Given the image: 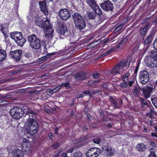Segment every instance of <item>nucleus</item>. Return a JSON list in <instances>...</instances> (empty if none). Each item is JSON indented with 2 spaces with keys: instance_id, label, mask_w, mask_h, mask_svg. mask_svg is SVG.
Segmentation results:
<instances>
[{
  "instance_id": "obj_1",
  "label": "nucleus",
  "mask_w": 157,
  "mask_h": 157,
  "mask_svg": "<svg viewBox=\"0 0 157 157\" xmlns=\"http://www.w3.org/2000/svg\"><path fill=\"white\" fill-rule=\"evenodd\" d=\"M36 113L33 111L27 112L24 117V119L26 121L25 126L28 133L31 135H35L39 130L38 123L35 119Z\"/></svg>"
},
{
  "instance_id": "obj_2",
  "label": "nucleus",
  "mask_w": 157,
  "mask_h": 157,
  "mask_svg": "<svg viewBox=\"0 0 157 157\" xmlns=\"http://www.w3.org/2000/svg\"><path fill=\"white\" fill-rule=\"evenodd\" d=\"M127 66L125 59H123L117 64L109 72H108V75L111 77L117 74H121L124 70L125 67Z\"/></svg>"
},
{
  "instance_id": "obj_3",
  "label": "nucleus",
  "mask_w": 157,
  "mask_h": 157,
  "mask_svg": "<svg viewBox=\"0 0 157 157\" xmlns=\"http://www.w3.org/2000/svg\"><path fill=\"white\" fill-rule=\"evenodd\" d=\"M72 17L76 26L78 29L81 30L85 28V21L81 14L76 12L72 15Z\"/></svg>"
},
{
  "instance_id": "obj_4",
  "label": "nucleus",
  "mask_w": 157,
  "mask_h": 157,
  "mask_svg": "<svg viewBox=\"0 0 157 157\" xmlns=\"http://www.w3.org/2000/svg\"><path fill=\"white\" fill-rule=\"evenodd\" d=\"M44 30L46 36L52 38L53 29L48 20L46 19L42 22L41 27Z\"/></svg>"
},
{
  "instance_id": "obj_5",
  "label": "nucleus",
  "mask_w": 157,
  "mask_h": 157,
  "mask_svg": "<svg viewBox=\"0 0 157 157\" xmlns=\"http://www.w3.org/2000/svg\"><path fill=\"white\" fill-rule=\"evenodd\" d=\"M28 39L30 43V45L32 48L37 49L40 48V40L34 34L29 36Z\"/></svg>"
},
{
  "instance_id": "obj_6",
  "label": "nucleus",
  "mask_w": 157,
  "mask_h": 157,
  "mask_svg": "<svg viewBox=\"0 0 157 157\" xmlns=\"http://www.w3.org/2000/svg\"><path fill=\"white\" fill-rule=\"evenodd\" d=\"M25 112L19 107H14L10 110V113L14 119H18L23 117Z\"/></svg>"
},
{
  "instance_id": "obj_7",
  "label": "nucleus",
  "mask_w": 157,
  "mask_h": 157,
  "mask_svg": "<svg viewBox=\"0 0 157 157\" xmlns=\"http://www.w3.org/2000/svg\"><path fill=\"white\" fill-rule=\"evenodd\" d=\"M155 87L154 85L153 86L151 85L150 86H146L142 88V94L141 95L146 99L149 98L151 96V93L154 91Z\"/></svg>"
},
{
  "instance_id": "obj_8",
  "label": "nucleus",
  "mask_w": 157,
  "mask_h": 157,
  "mask_svg": "<svg viewBox=\"0 0 157 157\" xmlns=\"http://www.w3.org/2000/svg\"><path fill=\"white\" fill-rule=\"evenodd\" d=\"M56 26V31L59 34L63 35L66 34L67 35L68 33L67 29L65 25H64L63 22H58Z\"/></svg>"
},
{
  "instance_id": "obj_9",
  "label": "nucleus",
  "mask_w": 157,
  "mask_h": 157,
  "mask_svg": "<svg viewBox=\"0 0 157 157\" xmlns=\"http://www.w3.org/2000/svg\"><path fill=\"white\" fill-rule=\"evenodd\" d=\"M100 153V150L97 147H91L86 153V157H98Z\"/></svg>"
},
{
  "instance_id": "obj_10",
  "label": "nucleus",
  "mask_w": 157,
  "mask_h": 157,
  "mask_svg": "<svg viewBox=\"0 0 157 157\" xmlns=\"http://www.w3.org/2000/svg\"><path fill=\"white\" fill-rule=\"evenodd\" d=\"M59 15L61 19L66 21L71 17V14L67 9H61L59 11Z\"/></svg>"
},
{
  "instance_id": "obj_11",
  "label": "nucleus",
  "mask_w": 157,
  "mask_h": 157,
  "mask_svg": "<svg viewBox=\"0 0 157 157\" xmlns=\"http://www.w3.org/2000/svg\"><path fill=\"white\" fill-rule=\"evenodd\" d=\"M144 61L148 67H155L157 66V60L154 58H151V57L146 56Z\"/></svg>"
},
{
  "instance_id": "obj_12",
  "label": "nucleus",
  "mask_w": 157,
  "mask_h": 157,
  "mask_svg": "<svg viewBox=\"0 0 157 157\" xmlns=\"http://www.w3.org/2000/svg\"><path fill=\"white\" fill-rule=\"evenodd\" d=\"M70 82L68 81H66L65 82H63L61 84L58 86L54 89L51 90L50 92L52 93L56 92L59 91L63 86L65 87L66 88H70L71 87V86H70Z\"/></svg>"
},
{
  "instance_id": "obj_13",
  "label": "nucleus",
  "mask_w": 157,
  "mask_h": 157,
  "mask_svg": "<svg viewBox=\"0 0 157 157\" xmlns=\"http://www.w3.org/2000/svg\"><path fill=\"white\" fill-rule=\"evenodd\" d=\"M101 8L106 11L112 10L113 8V4L109 1H105L101 4Z\"/></svg>"
},
{
  "instance_id": "obj_14",
  "label": "nucleus",
  "mask_w": 157,
  "mask_h": 157,
  "mask_svg": "<svg viewBox=\"0 0 157 157\" xmlns=\"http://www.w3.org/2000/svg\"><path fill=\"white\" fill-rule=\"evenodd\" d=\"M22 51L20 50H17L13 51H11L10 52V55L12 57L15 59L16 61H17L20 59L22 54Z\"/></svg>"
},
{
  "instance_id": "obj_15",
  "label": "nucleus",
  "mask_w": 157,
  "mask_h": 157,
  "mask_svg": "<svg viewBox=\"0 0 157 157\" xmlns=\"http://www.w3.org/2000/svg\"><path fill=\"white\" fill-rule=\"evenodd\" d=\"M109 101L116 107H118L122 103V101H119L118 99L114 98L112 96H109Z\"/></svg>"
},
{
  "instance_id": "obj_16",
  "label": "nucleus",
  "mask_w": 157,
  "mask_h": 157,
  "mask_svg": "<svg viewBox=\"0 0 157 157\" xmlns=\"http://www.w3.org/2000/svg\"><path fill=\"white\" fill-rule=\"evenodd\" d=\"M29 143V140H27L26 138H24L22 139V143L21 147L22 149L25 151H27L29 148L28 147V144Z\"/></svg>"
},
{
  "instance_id": "obj_17",
  "label": "nucleus",
  "mask_w": 157,
  "mask_h": 157,
  "mask_svg": "<svg viewBox=\"0 0 157 157\" xmlns=\"http://www.w3.org/2000/svg\"><path fill=\"white\" fill-rule=\"evenodd\" d=\"M12 157H24L23 152L21 150L17 149L12 152Z\"/></svg>"
},
{
  "instance_id": "obj_18",
  "label": "nucleus",
  "mask_w": 157,
  "mask_h": 157,
  "mask_svg": "<svg viewBox=\"0 0 157 157\" xmlns=\"http://www.w3.org/2000/svg\"><path fill=\"white\" fill-rule=\"evenodd\" d=\"M105 153L107 156H112L115 154V149L111 147H107L105 150Z\"/></svg>"
},
{
  "instance_id": "obj_19",
  "label": "nucleus",
  "mask_w": 157,
  "mask_h": 157,
  "mask_svg": "<svg viewBox=\"0 0 157 157\" xmlns=\"http://www.w3.org/2000/svg\"><path fill=\"white\" fill-rule=\"evenodd\" d=\"M21 32H14L10 33V36L13 39L16 41L22 35Z\"/></svg>"
},
{
  "instance_id": "obj_20",
  "label": "nucleus",
  "mask_w": 157,
  "mask_h": 157,
  "mask_svg": "<svg viewBox=\"0 0 157 157\" xmlns=\"http://www.w3.org/2000/svg\"><path fill=\"white\" fill-rule=\"evenodd\" d=\"M39 6L41 11H42L45 15H47L48 13V12L47 9L46 1H44L40 2Z\"/></svg>"
},
{
  "instance_id": "obj_21",
  "label": "nucleus",
  "mask_w": 157,
  "mask_h": 157,
  "mask_svg": "<svg viewBox=\"0 0 157 157\" xmlns=\"http://www.w3.org/2000/svg\"><path fill=\"white\" fill-rule=\"evenodd\" d=\"M128 38L127 37H126L122 40H121L120 41H118V43H117L118 45L116 47V48L122 49L125 43L128 41Z\"/></svg>"
},
{
  "instance_id": "obj_22",
  "label": "nucleus",
  "mask_w": 157,
  "mask_h": 157,
  "mask_svg": "<svg viewBox=\"0 0 157 157\" xmlns=\"http://www.w3.org/2000/svg\"><path fill=\"white\" fill-rule=\"evenodd\" d=\"M136 149L140 152L144 151L146 149V145L143 143H139L136 146Z\"/></svg>"
},
{
  "instance_id": "obj_23",
  "label": "nucleus",
  "mask_w": 157,
  "mask_h": 157,
  "mask_svg": "<svg viewBox=\"0 0 157 157\" xmlns=\"http://www.w3.org/2000/svg\"><path fill=\"white\" fill-rule=\"evenodd\" d=\"M26 41L25 39L23 37L22 34L21 36L15 41L18 45L22 46L24 44Z\"/></svg>"
},
{
  "instance_id": "obj_24",
  "label": "nucleus",
  "mask_w": 157,
  "mask_h": 157,
  "mask_svg": "<svg viewBox=\"0 0 157 157\" xmlns=\"http://www.w3.org/2000/svg\"><path fill=\"white\" fill-rule=\"evenodd\" d=\"M142 89L141 87L138 88L137 87H135L133 89L134 95L136 97H138L140 94H141L140 91H142Z\"/></svg>"
},
{
  "instance_id": "obj_25",
  "label": "nucleus",
  "mask_w": 157,
  "mask_h": 157,
  "mask_svg": "<svg viewBox=\"0 0 157 157\" xmlns=\"http://www.w3.org/2000/svg\"><path fill=\"white\" fill-rule=\"evenodd\" d=\"M75 78H85L89 77L87 76L86 73L84 72H80L77 73L75 75Z\"/></svg>"
},
{
  "instance_id": "obj_26",
  "label": "nucleus",
  "mask_w": 157,
  "mask_h": 157,
  "mask_svg": "<svg viewBox=\"0 0 157 157\" xmlns=\"http://www.w3.org/2000/svg\"><path fill=\"white\" fill-rule=\"evenodd\" d=\"M140 78H146L149 77L148 72L146 71H141L140 74Z\"/></svg>"
},
{
  "instance_id": "obj_27",
  "label": "nucleus",
  "mask_w": 157,
  "mask_h": 157,
  "mask_svg": "<svg viewBox=\"0 0 157 157\" xmlns=\"http://www.w3.org/2000/svg\"><path fill=\"white\" fill-rule=\"evenodd\" d=\"M86 2L87 4L91 7L92 9L95 7V6L97 5L94 0H86Z\"/></svg>"
},
{
  "instance_id": "obj_28",
  "label": "nucleus",
  "mask_w": 157,
  "mask_h": 157,
  "mask_svg": "<svg viewBox=\"0 0 157 157\" xmlns=\"http://www.w3.org/2000/svg\"><path fill=\"white\" fill-rule=\"evenodd\" d=\"M93 10H94L95 13L98 14V15H100L102 14V11L99 8V7L97 5L95 7L92 8Z\"/></svg>"
},
{
  "instance_id": "obj_29",
  "label": "nucleus",
  "mask_w": 157,
  "mask_h": 157,
  "mask_svg": "<svg viewBox=\"0 0 157 157\" xmlns=\"http://www.w3.org/2000/svg\"><path fill=\"white\" fill-rule=\"evenodd\" d=\"M6 57V52L3 50L0 49V61L5 59Z\"/></svg>"
},
{
  "instance_id": "obj_30",
  "label": "nucleus",
  "mask_w": 157,
  "mask_h": 157,
  "mask_svg": "<svg viewBox=\"0 0 157 157\" xmlns=\"http://www.w3.org/2000/svg\"><path fill=\"white\" fill-rule=\"evenodd\" d=\"M100 79H98V80L97 81L90 79L89 81L88 84L90 86H94L95 84L100 82Z\"/></svg>"
},
{
  "instance_id": "obj_31",
  "label": "nucleus",
  "mask_w": 157,
  "mask_h": 157,
  "mask_svg": "<svg viewBox=\"0 0 157 157\" xmlns=\"http://www.w3.org/2000/svg\"><path fill=\"white\" fill-rule=\"evenodd\" d=\"M149 151H150V153L148 155V157H156V156L155 153L156 150L155 149L150 148Z\"/></svg>"
},
{
  "instance_id": "obj_32",
  "label": "nucleus",
  "mask_w": 157,
  "mask_h": 157,
  "mask_svg": "<svg viewBox=\"0 0 157 157\" xmlns=\"http://www.w3.org/2000/svg\"><path fill=\"white\" fill-rule=\"evenodd\" d=\"M116 48H117L115 46L113 47L108 50L107 51L105 52L103 54H101V57H103L110 54L112 51H114Z\"/></svg>"
},
{
  "instance_id": "obj_33",
  "label": "nucleus",
  "mask_w": 157,
  "mask_h": 157,
  "mask_svg": "<svg viewBox=\"0 0 157 157\" xmlns=\"http://www.w3.org/2000/svg\"><path fill=\"white\" fill-rule=\"evenodd\" d=\"M140 101L141 105V107H145L148 106V104L145 100L143 98L140 97Z\"/></svg>"
},
{
  "instance_id": "obj_34",
  "label": "nucleus",
  "mask_w": 157,
  "mask_h": 157,
  "mask_svg": "<svg viewBox=\"0 0 157 157\" xmlns=\"http://www.w3.org/2000/svg\"><path fill=\"white\" fill-rule=\"evenodd\" d=\"M55 54V52H52V53H49V54H47V55L41 57L40 58V59L42 60V62H44L46 60H47L48 57L50 56L53 55Z\"/></svg>"
},
{
  "instance_id": "obj_35",
  "label": "nucleus",
  "mask_w": 157,
  "mask_h": 157,
  "mask_svg": "<svg viewBox=\"0 0 157 157\" xmlns=\"http://www.w3.org/2000/svg\"><path fill=\"white\" fill-rule=\"evenodd\" d=\"M87 15L90 19H94L96 17V14L94 12H91L88 13Z\"/></svg>"
},
{
  "instance_id": "obj_36",
  "label": "nucleus",
  "mask_w": 157,
  "mask_h": 157,
  "mask_svg": "<svg viewBox=\"0 0 157 157\" xmlns=\"http://www.w3.org/2000/svg\"><path fill=\"white\" fill-rule=\"evenodd\" d=\"M151 101L153 105L157 108V97L152 96L151 98Z\"/></svg>"
},
{
  "instance_id": "obj_37",
  "label": "nucleus",
  "mask_w": 157,
  "mask_h": 157,
  "mask_svg": "<svg viewBox=\"0 0 157 157\" xmlns=\"http://www.w3.org/2000/svg\"><path fill=\"white\" fill-rule=\"evenodd\" d=\"M152 40V37L151 36H149L147 37L145 40L144 44H147L151 43Z\"/></svg>"
},
{
  "instance_id": "obj_38",
  "label": "nucleus",
  "mask_w": 157,
  "mask_h": 157,
  "mask_svg": "<svg viewBox=\"0 0 157 157\" xmlns=\"http://www.w3.org/2000/svg\"><path fill=\"white\" fill-rule=\"evenodd\" d=\"M82 154L80 151L77 150L74 152L73 157H82Z\"/></svg>"
},
{
  "instance_id": "obj_39",
  "label": "nucleus",
  "mask_w": 157,
  "mask_h": 157,
  "mask_svg": "<svg viewBox=\"0 0 157 157\" xmlns=\"http://www.w3.org/2000/svg\"><path fill=\"white\" fill-rule=\"evenodd\" d=\"M3 28H2V29H0V31L3 33L5 38H7L8 36L9 33H8V29L3 30Z\"/></svg>"
},
{
  "instance_id": "obj_40",
  "label": "nucleus",
  "mask_w": 157,
  "mask_h": 157,
  "mask_svg": "<svg viewBox=\"0 0 157 157\" xmlns=\"http://www.w3.org/2000/svg\"><path fill=\"white\" fill-rule=\"evenodd\" d=\"M147 56L151 57V58H154L155 59L157 60V51H152L151 56Z\"/></svg>"
},
{
  "instance_id": "obj_41",
  "label": "nucleus",
  "mask_w": 157,
  "mask_h": 157,
  "mask_svg": "<svg viewBox=\"0 0 157 157\" xmlns=\"http://www.w3.org/2000/svg\"><path fill=\"white\" fill-rule=\"evenodd\" d=\"M147 31V29L144 28H143L140 29V34L142 36L144 35L146 33Z\"/></svg>"
},
{
  "instance_id": "obj_42",
  "label": "nucleus",
  "mask_w": 157,
  "mask_h": 157,
  "mask_svg": "<svg viewBox=\"0 0 157 157\" xmlns=\"http://www.w3.org/2000/svg\"><path fill=\"white\" fill-rule=\"evenodd\" d=\"M124 24H121L120 25H119L114 30V31L115 32H117L121 30L122 28L124 26Z\"/></svg>"
},
{
  "instance_id": "obj_43",
  "label": "nucleus",
  "mask_w": 157,
  "mask_h": 157,
  "mask_svg": "<svg viewBox=\"0 0 157 157\" xmlns=\"http://www.w3.org/2000/svg\"><path fill=\"white\" fill-rule=\"evenodd\" d=\"M60 146V144L56 142L51 146V147L54 149H56L59 147Z\"/></svg>"
},
{
  "instance_id": "obj_44",
  "label": "nucleus",
  "mask_w": 157,
  "mask_h": 157,
  "mask_svg": "<svg viewBox=\"0 0 157 157\" xmlns=\"http://www.w3.org/2000/svg\"><path fill=\"white\" fill-rule=\"evenodd\" d=\"M41 19L40 18H37L35 21V24L36 25L38 26H41Z\"/></svg>"
},
{
  "instance_id": "obj_45",
  "label": "nucleus",
  "mask_w": 157,
  "mask_h": 157,
  "mask_svg": "<svg viewBox=\"0 0 157 157\" xmlns=\"http://www.w3.org/2000/svg\"><path fill=\"white\" fill-rule=\"evenodd\" d=\"M149 79H139V82L142 84H147Z\"/></svg>"
},
{
  "instance_id": "obj_46",
  "label": "nucleus",
  "mask_w": 157,
  "mask_h": 157,
  "mask_svg": "<svg viewBox=\"0 0 157 157\" xmlns=\"http://www.w3.org/2000/svg\"><path fill=\"white\" fill-rule=\"evenodd\" d=\"M122 79L123 80L124 82L123 83H121L120 84V86H121L122 87L126 88L128 86V83L127 82H125V79Z\"/></svg>"
},
{
  "instance_id": "obj_47",
  "label": "nucleus",
  "mask_w": 157,
  "mask_h": 157,
  "mask_svg": "<svg viewBox=\"0 0 157 157\" xmlns=\"http://www.w3.org/2000/svg\"><path fill=\"white\" fill-rule=\"evenodd\" d=\"M100 141L101 139L100 138H95L93 139V142L95 144H99Z\"/></svg>"
},
{
  "instance_id": "obj_48",
  "label": "nucleus",
  "mask_w": 157,
  "mask_h": 157,
  "mask_svg": "<svg viewBox=\"0 0 157 157\" xmlns=\"http://www.w3.org/2000/svg\"><path fill=\"white\" fill-rule=\"evenodd\" d=\"M89 110V108L87 105L85 106L84 109V113L85 114H87Z\"/></svg>"
},
{
  "instance_id": "obj_49",
  "label": "nucleus",
  "mask_w": 157,
  "mask_h": 157,
  "mask_svg": "<svg viewBox=\"0 0 157 157\" xmlns=\"http://www.w3.org/2000/svg\"><path fill=\"white\" fill-rule=\"evenodd\" d=\"M93 77L94 78H96L100 77V75L98 73L95 72L93 74Z\"/></svg>"
},
{
  "instance_id": "obj_50",
  "label": "nucleus",
  "mask_w": 157,
  "mask_h": 157,
  "mask_svg": "<svg viewBox=\"0 0 157 157\" xmlns=\"http://www.w3.org/2000/svg\"><path fill=\"white\" fill-rule=\"evenodd\" d=\"M132 57L131 56H128L127 60H126V62L127 63V66L130 63L132 60Z\"/></svg>"
},
{
  "instance_id": "obj_51",
  "label": "nucleus",
  "mask_w": 157,
  "mask_h": 157,
  "mask_svg": "<svg viewBox=\"0 0 157 157\" xmlns=\"http://www.w3.org/2000/svg\"><path fill=\"white\" fill-rule=\"evenodd\" d=\"M9 25L6 24H5L4 25H0L1 26V29H2V27H3V28H4L3 30H6V29H8V27Z\"/></svg>"
},
{
  "instance_id": "obj_52",
  "label": "nucleus",
  "mask_w": 157,
  "mask_h": 157,
  "mask_svg": "<svg viewBox=\"0 0 157 157\" xmlns=\"http://www.w3.org/2000/svg\"><path fill=\"white\" fill-rule=\"evenodd\" d=\"M150 144V145L152 146V147L150 148L155 149V148L156 147L157 145L153 141L151 142Z\"/></svg>"
},
{
  "instance_id": "obj_53",
  "label": "nucleus",
  "mask_w": 157,
  "mask_h": 157,
  "mask_svg": "<svg viewBox=\"0 0 157 157\" xmlns=\"http://www.w3.org/2000/svg\"><path fill=\"white\" fill-rule=\"evenodd\" d=\"M129 75V73H127L125 74L122 75L121 76V78H128Z\"/></svg>"
},
{
  "instance_id": "obj_54",
  "label": "nucleus",
  "mask_w": 157,
  "mask_h": 157,
  "mask_svg": "<svg viewBox=\"0 0 157 157\" xmlns=\"http://www.w3.org/2000/svg\"><path fill=\"white\" fill-rule=\"evenodd\" d=\"M154 48L157 50V37L156 38L154 43Z\"/></svg>"
},
{
  "instance_id": "obj_55",
  "label": "nucleus",
  "mask_w": 157,
  "mask_h": 157,
  "mask_svg": "<svg viewBox=\"0 0 157 157\" xmlns=\"http://www.w3.org/2000/svg\"><path fill=\"white\" fill-rule=\"evenodd\" d=\"M61 150H58L57 151V153L55 155H54L52 157H58L61 152Z\"/></svg>"
},
{
  "instance_id": "obj_56",
  "label": "nucleus",
  "mask_w": 157,
  "mask_h": 157,
  "mask_svg": "<svg viewBox=\"0 0 157 157\" xmlns=\"http://www.w3.org/2000/svg\"><path fill=\"white\" fill-rule=\"evenodd\" d=\"M74 149L73 148H71L67 150L66 151V152L67 154L68 153H71L74 150Z\"/></svg>"
},
{
  "instance_id": "obj_57",
  "label": "nucleus",
  "mask_w": 157,
  "mask_h": 157,
  "mask_svg": "<svg viewBox=\"0 0 157 157\" xmlns=\"http://www.w3.org/2000/svg\"><path fill=\"white\" fill-rule=\"evenodd\" d=\"M82 93L83 94H85V95L89 94L90 93V90L83 91L82 92Z\"/></svg>"
},
{
  "instance_id": "obj_58",
  "label": "nucleus",
  "mask_w": 157,
  "mask_h": 157,
  "mask_svg": "<svg viewBox=\"0 0 157 157\" xmlns=\"http://www.w3.org/2000/svg\"><path fill=\"white\" fill-rule=\"evenodd\" d=\"M60 127H56L55 129V132H54V134H58V130H59V128H60Z\"/></svg>"
},
{
  "instance_id": "obj_59",
  "label": "nucleus",
  "mask_w": 157,
  "mask_h": 157,
  "mask_svg": "<svg viewBox=\"0 0 157 157\" xmlns=\"http://www.w3.org/2000/svg\"><path fill=\"white\" fill-rule=\"evenodd\" d=\"M151 136L152 137H155L157 138V134L155 132H151Z\"/></svg>"
},
{
  "instance_id": "obj_60",
  "label": "nucleus",
  "mask_w": 157,
  "mask_h": 157,
  "mask_svg": "<svg viewBox=\"0 0 157 157\" xmlns=\"http://www.w3.org/2000/svg\"><path fill=\"white\" fill-rule=\"evenodd\" d=\"M88 138V136L87 135L84 136H83L82 137L81 139H82V141H84L86 140Z\"/></svg>"
},
{
  "instance_id": "obj_61",
  "label": "nucleus",
  "mask_w": 157,
  "mask_h": 157,
  "mask_svg": "<svg viewBox=\"0 0 157 157\" xmlns=\"http://www.w3.org/2000/svg\"><path fill=\"white\" fill-rule=\"evenodd\" d=\"M146 115L148 116L149 117L151 118H153L154 117V115H152V114L151 113H146Z\"/></svg>"
},
{
  "instance_id": "obj_62",
  "label": "nucleus",
  "mask_w": 157,
  "mask_h": 157,
  "mask_svg": "<svg viewBox=\"0 0 157 157\" xmlns=\"http://www.w3.org/2000/svg\"><path fill=\"white\" fill-rule=\"evenodd\" d=\"M147 128L146 127L145 125H144L143 132L145 133H147Z\"/></svg>"
},
{
  "instance_id": "obj_63",
  "label": "nucleus",
  "mask_w": 157,
  "mask_h": 157,
  "mask_svg": "<svg viewBox=\"0 0 157 157\" xmlns=\"http://www.w3.org/2000/svg\"><path fill=\"white\" fill-rule=\"evenodd\" d=\"M61 156L62 157H67V154L66 152L63 153L61 154Z\"/></svg>"
},
{
  "instance_id": "obj_64",
  "label": "nucleus",
  "mask_w": 157,
  "mask_h": 157,
  "mask_svg": "<svg viewBox=\"0 0 157 157\" xmlns=\"http://www.w3.org/2000/svg\"><path fill=\"white\" fill-rule=\"evenodd\" d=\"M36 9H37L35 6H31L30 7V10L31 12H33V10H34L35 11H36Z\"/></svg>"
}]
</instances>
